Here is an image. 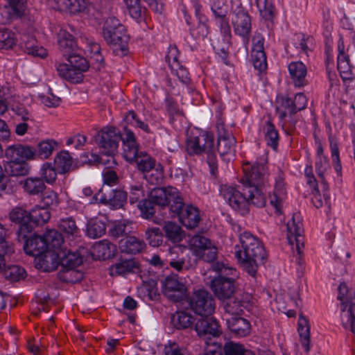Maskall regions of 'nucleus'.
I'll return each instance as SVG.
<instances>
[{
    "label": "nucleus",
    "instance_id": "f257e3e1",
    "mask_svg": "<svg viewBox=\"0 0 355 355\" xmlns=\"http://www.w3.org/2000/svg\"><path fill=\"white\" fill-rule=\"evenodd\" d=\"M153 199L159 204L168 202V216L178 218L179 221L187 228L197 227L200 220L199 210L192 205L184 202L180 192L173 187H168V190L158 189L153 193Z\"/></svg>",
    "mask_w": 355,
    "mask_h": 355
},
{
    "label": "nucleus",
    "instance_id": "f03ea898",
    "mask_svg": "<svg viewBox=\"0 0 355 355\" xmlns=\"http://www.w3.org/2000/svg\"><path fill=\"white\" fill-rule=\"evenodd\" d=\"M240 245L235 246V257L244 270L252 277H256L258 266L263 263L267 254L263 243L249 232L239 236Z\"/></svg>",
    "mask_w": 355,
    "mask_h": 355
},
{
    "label": "nucleus",
    "instance_id": "7ed1b4c3",
    "mask_svg": "<svg viewBox=\"0 0 355 355\" xmlns=\"http://www.w3.org/2000/svg\"><path fill=\"white\" fill-rule=\"evenodd\" d=\"M101 35L116 55L123 57L128 54L130 37L125 26L116 17H109L105 19Z\"/></svg>",
    "mask_w": 355,
    "mask_h": 355
},
{
    "label": "nucleus",
    "instance_id": "20e7f679",
    "mask_svg": "<svg viewBox=\"0 0 355 355\" xmlns=\"http://www.w3.org/2000/svg\"><path fill=\"white\" fill-rule=\"evenodd\" d=\"M187 150L189 155L207 154V162L211 175L216 176L218 171L216 155L214 150V139L212 134L203 132L198 136H190L187 140Z\"/></svg>",
    "mask_w": 355,
    "mask_h": 355
},
{
    "label": "nucleus",
    "instance_id": "39448f33",
    "mask_svg": "<svg viewBox=\"0 0 355 355\" xmlns=\"http://www.w3.org/2000/svg\"><path fill=\"white\" fill-rule=\"evenodd\" d=\"M123 154L126 160L136 163L144 175L156 164L155 160L146 153L139 151V144L132 131H128L123 139Z\"/></svg>",
    "mask_w": 355,
    "mask_h": 355
},
{
    "label": "nucleus",
    "instance_id": "423d86ee",
    "mask_svg": "<svg viewBox=\"0 0 355 355\" xmlns=\"http://www.w3.org/2000/svg\"><path fill=\"white\" fill-rule=\"evenodd\" d=\"M212 268L214 270L219 272L218 276L211 281V288L213 292L219 300L230 299L235 291L234 279L226 275L234 276L236 270L227 267L220 262L214 263Z\"/></svg>",
    "mask_w": 355,
    "mask_h": 355
},
{
    "label": "nucleus",
    "instance_id": "0eeeda50",
    "mask_svg": "<svg viewBox=\"0 0 355 355\" xmlns=\"http://www.w3.org/2000/svg\"><path fill=\"white\" fill-rule=\"evenodd\" d=\"M286 238L288 244L294 252L293 257L298 265L302 264V249L304 247V229L300 213H294L287 225Z\"/></svg>",
    "mask_w": 355,
    "mask_h": 355
},
{
    "label": "nucleus",
    "instance_id": "6e6552de",
    "mask_svg": "<svg viewBox=\"0 0 355 355\" xmlns=\"http://www.w3.org/2000/svg\"><path fill=\"white\" fill-rule=\"evenodd\" d=\"M226 313L231 315L227 318V327L234 336L245 337L250 333V323L243 318L237 317L242 314L243 311L240 302H229L224 306Z\"/></svg>",
    "mask_w": 355,
    "mask_h": 355
},
{
    "label": "nucleus",
    "instance_id": "1a4fd4ad",
    "mask_svg": "<svg viewBox=\"0 0 355 355\" xmlns=\"http://www.w3.org/2000/svg\"><path fill=\"white\" fill-rule=\"evenodd\" d=\"M128 131L132 130L127 127L124 128L123 135L114 127L105 128L99 131L95 137V141L101 148V153L115 155L119 141L121 140L123 143V139Z\"/></svg>",
    "mask_w": 355,
    "mask_h": 355
},
{
    "label": "nucleus",
    "instance_id": "9d476101",
    "mask_svg": "<svg viewBox=\"0 0 355 355\" xmlns=\"http://www.w3.org/2000/svg\"><path fill=\"white\" fill-rule=\"evenodd\" d=\"M187 303L191 311L200 316L211 315L215 310V302L211 294L205 289H198L187 296Z\"/></svg>",
    "mask_w": 355,
    "mask_h": 355
},
{
    "label": "nucleus",
    "instance_id": "9b49d317",
    "mask_svg": "<svg viewBox=\"0 0 355 355\" xmlns=\"http://www.w3.org/2000/svg\"><path fill=\"white\" fill-rule=\"evenodd\" d=\"M232 22L235 34L242 37L243 44L247 49L250 42L252 21L248 10L241 5H239L233 10Z\"/></svg>",
    "mask_w": 355,
    "mask_h": 355
},
{
    "label": "nucleus",
    "instance_id": "f8f14e48",
    "mask_svg": "<svg viewBox=\"0 0 355 355\" xmlns=\"http://www.w3.org/2000/svg\"><path fill=\"white\" fill-rule=\"evenodd\" d=\"M216 130L217 150L223 159L229 162L235 153L236 139L232 134L225 129L223 122L216 123Z\"/></svg>",
    "mask_w": 355,
    "mask_h": 355
},
{
    "label": "nucleus",
    "instance_id": "ddd939ff",
    "mask_svg": "<svg viewBox=\"0 0 355 355\" xmlns=\"http://www.w3.org/2000/svg\"><path fill=\"white\" fill-rule=\"evenodd\" d=\"M220 194L234 210L241 211V214L248 212L246 187L241 192L235 187L223 184L220 186Z\"/></svg>",
    "mask_w": 355,
    "mask_h": 355
},
{
    "label": "nucleus",
    "instance_id": "4468645a",
    "mask_svg": "<svg viewBox=\"0 0 355 355\" xmlns=\"http://www.w3.org/2000/svg\"><path fill=\"white\" fill-rule=\"evenodd\" d=\"M193 329L195 330L197 336L204 340L216 338L221 334L218 322L209 315L196 317Z\"/></svg>",
    "mask_w": 355,
    "mask_h": 355
},
{
    "label": "nucleus",
    "instance_id": "2eb2a0df",
    "mask_svg": "<svg viewBox=\"0 0 355 355\" xmlns=\"http://www.w3.org/2000/svg\"><path fill=\"white\" fill-rule=\"evenodd\" d=\"M9 218L12 223L19 225L16 232L17 240L24 239L28 234L33 232V224L30 223L29 213L21 207H15L9 213Z\"/></svg>",
    "mask_w": 355,
    "mask_h": 355
},
{
    "label": "nucleus",
    "instance_id": "dca6fc26",
    "mask_svg": "<svg viewBox=\"0 0 355 355\" xmlns=\"http://www.w3.org/2000/svg\"><path fill=\"white\" fill-rule=\"evenodd\" d=\"M96 196V198L99 196L101 203L110 205L112 208L117 209L122 208L126 203L128 194L123 189L103 187Z\"/></svg>",
    "mask_w": 355,
    "mask_h": 355
},
{
    "label": "nucleus",
    "instance_id": "f3484780",
    "mask_svg": "<svg viewBox=\"0 0 355 355\" xmlns=\"http://www.w3.org/2000/svg\"><path fill=\"white\" fill-rule=\"evenodd\" d=\"M162 284L164 295L173 302H181L186 295V286L174 276H168Z\"/></svg>",
    "mask_w": 355,
    "mask_h": 355
},
{
    "label": "nucleus",
    "instance_id": "a211bd4d",
    "mask_svg": "<svg viewBox=\"0 0 355 355\" xmlns=\"http://www.w3.org/2000/svg\"><path fill=\"white\" fill-rule=\"evenodd\" d=\"M264 37L261 33H255L252 37L251 57L254 69L262 72L267 68L266 55L264 51Z\"/></svg>",
    "mask_w": 355,
    "mask_h": 355
},
{
    "label": "nucleus",
    "instance_id": "6ab92c4d",
    "mask_svg": "<svg viewBox=\"0 0 355 355\" xmlns=\"http://www.w3.org/2000/svg\"><path fill=\"white\" fill-rule=\"evenodd\" d=\"M36 154V148L26 144H14L8 146L5 150L6 157L10 162H26L34 159Z\"/></svg>",
    "mask_w": 355,
    "mask_h": 355
},
{
    "label": "nucleus",
    "instance_id": "aec40b11",
    "mask_svg": "<svg viewBox=\"0 0 355 355\" xmlns=\"http://www.w3.org/2000/svg\"><path fill=\"white\" fill-rule=\"evenodd\" d=\"M266 163V158H261L260 162H256L252 165L250 171L245 172L246 187L264 185L268 177Z\"/></svg>",
    "mask_w": 355,
    "mask_h": 355
},
{
    "label": "nucleus",
    "instance_id": "412c9836",
    "mask_svg": "<svg viewBox=\"0 0 355 355\" xmlns=\"http://www.w3.org/2000/svg\"><path fill=\"white\" fill-rule=\"evenodd\" d=\"M18 241L24 243V252L32 257H40L46 250V244L42 236L28 234L26 238Z\"/></svg>",
    "mask_w": 355,
    "mask_h": 355
},
{
    "label": "nucleus",
    "instance_id": "4be33fe9",
    "mask_svg": "<svg viewBox=\"0 0 355 355\" xmlns=\"http://www.w3.org/2000/svg\"><path fill=\"white\" fill-rule=\"evenodd\" d=\"M158 189H162V190H168V187H157L153 189L150 193L149 195V199L148 200H143L142 201H140L138 204V207L139 208L141 211V216L144 218L146 219H150L153 217L155 209L154 207V205H157L161 210L164 211L163 214L166 215L168 214V202H166L163 205L157 203L153 197V193L154 191H157Z\"/></svg>",
    "mask_w": 355,
    "mask_h": 355
},
{
    "label": "nucleus",
    "instance_id": "5701e85b",
    "mask_svg": "<svg viewBox=\"0 0 355 355\" xmlns=\"http://www.w3.org/2000/svg\"><path fill=\"white\" fill-rule=\"evenodd\" d=\"M292 83L297 87H302L308 84L306 79L307 68L301 61L291 62L288 66Z\"/></svg>",
    "mask_w": 355,
    "mask_h": 355
},
{
    "label": "nucleus",
    "instance_id": "b1692460",
    "mask_svg": "<svg viewBox=\"0 0 355 355\" xmlns=\"http://www.w3.org/2000/svg\"><path fill=\"white\" fill-rule=\"evenodd\" d=\"M60 251L46 250L40 256L37 263L39 268L44 272H50L56 270L60 265Z\"/></svg>",
    "mask_w": 355,
    "mask_h": 355
},
{
    "label": "nucleus",
    "instance_id": "393cba45",
    "mask_svg": "<svg viewBox=\"0 0 355 355\" xmlns=\"http://www.w3.org/2000/svg\"><path fill=\"white\" fill-rule=\"evenodd\" d=\"M119 246L123 253L136 254L145 248L146 243L135 236H126L120 240Z\"/></svg>",
    "mask_w": 355,
    "mask_h": 355
},
{
    "label": "nucleus",
    "instance_id": "a878e982",
    "mask_svg": "<svg viewBox=\"0 0 355 355\" xmlns=\"http://www.w3.org/2000/svg\"><path fill=\"white\" fill-rule=\"evenodd\" d=\"M55 67L58 75L62 78L73 83H79L83 81V73L85 71L75 69L65 63L56 64Z\"/></svg>",
    "mask_w": 355,
    "mask_h": 355
},
{
    "label": "nucleus",
    "instance_id": "bb28decb",
    "mask_svg": "<svg viewBox=\"0 0 355 355\" xmlns=\"http://www.w3.org/2000/svg\"><path fill=\"white\" fill-rule=\"evenodd\" d=\"M139 270V263L134 259H120L110 268L111 275H125L136 272Z\"/></svg>",
    "mask_w": 355,
    "mask_h": 355
},
{
    "label": "nucleus",
    "instance_id": "cd10ccee",
    "mask_svg": "<svg viewBox=\"0 0 355 355\" xmlns=\"http://www.w3.org/2000/svg\"><path fill=\"white\" fill-rule=\"evenodd\" d=\"M46 244V250L61 251L64 242V236L58 230H48L42 236Z\"/></svg>",
    "mask_w": 355,
    "mask_h": 355
},
{
    "label": "nucleus",
    "instance_id": "c85d7f7f",
    "mask_svg": "<svg viewBox=\"0 0 355 355\" xmlns=\"http://www.w3.org/2000/svg\"><path fill=\"white\" fill-rule=\"evenodd\" d=\"M196 317L186 311H178L172 315L171 322L177 329L182 330L190 328L193 329L194 320Z\"/></svg>",
    "mask_w": 355,
    "mask_h": 355
},
{
    "label": "nucleus",
    "instance_id": "c756f323",
    "mask_svg": "<svg viewBox=\"0 0 355 355\" xmlns=\"http://www.w3.org/2000/svg\"><path fill=\"white\" fill-rule=\"evenodd\" d=\"M60 265L67 270H72L79 266L83 261V257L77 252H66V250L60 251Z\"/></svg>",
    "mask_w": 355,
    "mask_h": 355
},
{
    "label": "nucleus",
    "instance_id": "7c9ffc66",
    "mask_svg": "<svg viewBox=\"0 0 355 355\" xmlns=\"http://www.w3.org/2000/svg\"><path fill=\"white\" fill-rule=\"evenodd\" d=\"M58 42L60 49L64 54L73 53L78 46L77 42L71 34L66 31L60 30L58 36Z\"/></svg>",
    "mask_w": 355,
    "mask_h": 355
},
{
    "label": "nucleus",
    "instance_id": "2f4dec72",
    "mask_svg": "<svg viewBox=\"0 0 355 355\" xmlns=\"http://www.w3.org/2000/svg\"><path fill=\"white\" fill-rule=\"evenodd\" d=\"M276 110L280 121H284L288 115L295 114L293 100L288 96H282L277 98Z\"/></svg>",
    "mask_w": 355,
    "mask_h": 355
},
{
    "label": "nucleus",
    "instance_id": "473e14b6",
    "mask_svg": "<svg viewBox=\"0 0 355 355\" xmlns=\"http://www.w3.org/2000/svg\"><path fill=\"white\" fill-rule=\"evenodd\" d=\"M261 187H246V200H248V207L253 205L257 207L265 206L266 200L264 193L261 188Z\"/></svg>",
    "mask_w": 355,
    "mask_h": 355
},
{
    "label": "nucleus",
    "instance_id": "72a5a7b5",
    "mask_svg": "<svg viewBox=\"0 0 355 355\" xmlns=\"http://www.w3.org/2000/svg\"><path fill=\"white\" fill-rule=\"evenodd\" d=\"M265 140L268 146L277 150L279 144V133L275 125L270 120H268L262 125Z\"/></svg>",
    "mask_w": 355,
    "mask_h": 355
},
{
    "label": "nucleus",
    "instance_id": "f704fd0d",
    "mask_svg": "<svg viewBox=\"0 0 355 355\" xmlns=\"http://www.w3.org/2000/svg\"><path fill=\"white\" fill-rule=\"evenodd\" d=\"M58 231L64 237H77L80 234V230L76 225L75 220L72 217L61 218L58 223Z\"/></svg>",
    "mask_w": 355,
    "mask_h": 355
},
{
    "label": "nucleus",
    "instance_id": "c9c22d12",
    "mask_svg": "<svg viewBox=\"0 0 355 355\" xmlns=\"http://www.w3.org/2000/svg\"><path fill=\"white\" fill-rule=\"evenodd\" d=\"M21 45L23 51L28 55L41 58L47 55L46 50L44 47L37 45L33 37H28V40L22 42Z\"/></svg>",
    "mask_w": 355,
    "mask_h": 355
},
{
    "label": "nucleus",
    "instance_id": "e433bc0d",
    "mask_svg": "<svg viewBox=\"0 0 355 355\" xmlns=\"http://www.w3.org/2000/svg\"><path fill=\"white\" fill-rule=\"evenodd\" d=\"M28 213L30 223L33 224V230L35 225H42L47 223L51 218L50 211L44 207H35Z\"/></svg>",
    "mask_w": 355,
    "mask_h": 355
},
{
    "label": "nucleus",
    "instance_id": "4c0bfd02",
    "mask_svg": "<svg viewBox=\"0 0 355 355\" xmlns=\"http://www.w3.org/2000/svg\"><path fill=\"white\" fill-rule=\"evenodd\" d=\"M297 331L304 351L309 352L310 350V327L308 320L302 315L300 316Z\"/></svg>",
    "mask_w": 355,
    "mask_h": 355
},
{
    "label": "nucleus",
    "instance_id": "58836bf2",
    "mask_svg": "<svg viewBox=\"0 0 355 355\" xmlns=\"http://www.w3.org/2000/svg\"><path fill=\"white\" fill-rule=\"evenodd\" d=\"M106 232V225L97 218L90 219L87 223L86 234L91 239L101 237Z\"/></svg>",
    "mask_w": 355,
    "mask_h": 355
},
{
    "label": "nucleus",
    "instance_id": "ea45409f",
    "mask_svg": "<svg viewBox=\"0 0 355 355\" xmlns=\"http://www.w3.org/2000/svg\"><path fill=\"white\" fill-rule=\"evenodd\" d=\"M24 191L30 195H39L46 189L45 184L40 178H27L24 183Z\"/></svg>",
    "mask_w": 355,
    "mask_h": 355
},
{
    "label": "nucleus",
    "instance_id": "a19ab883",
    "mask_svg": "<svg viewBox=\"0 0 355 355\" xmlns=\"http://www.w3.org/2000/svg\"><path fill=\"white\" fill-rule=\"evenodd\" d=\"M164 230L166 237L173 243H179L184 237L181 227L175 223L171 221L166 222L164 226Z\"/></svg>",
    "mask_w": 355,
    "mask_h": 355
},
{
    "label": "nucleus",
    "instance_id": "79ce46f5",
    "mask_svg": "<svg viewBox=\"0 0 355 355\" xmlns=\"http://www.w3.org/2000/svg\"><path fill=\"white\" fill-rule=\"evenodd\" d=\"M53 164L60 173H65L72 166V158L67 151H61L55 156Z\"/></svg>",
    "mask_w": 355,
    "mask_h": 355
},
{
    "label": "nucleus",
    "instance_id": "37998d69",
    "mask_svg": "<svg viewBox=\"0 0 355 355\" xmlns=\"http://www.w3.org/2000/svg\"><path fill=\"white\" fill-rule=\"evenodd\" d=\"M115 155H107L101 153L99 156L96 154H90L91 159L83 160V162L87 163L89 164L100 163L105 166L107 168H111L114 167L117 163L114 159Z\"/></svg>",
    "mask_w": 355,
    "mask_h": 355
},
{
    "label": "nucleus",
    "instance_id": "c03bdc74",
    "mask_svg": "<svg viewBox=\"0 0 355 355\" xmlns=\"http://www.w3.org/2000/svg\"><path fill=\"white\" fill-rule=\"evenodd\" d=\"M58 146V143L53 139H46L37 144L36 157L46 159Z\"/></svg>",
    "mask_w": 355,
    "mask_h": 355
},
{
    "label": "nucleus",
    "instance_id": "a18cd8bd",
    "mask_svg": "<svg viewBox=\"0 0 355 355\" xmlns=\"http://www.w3.org/2000/svg\"><path fill=\"white\" fill-rule=\"evenodd\" d=\"M284 192V181L283 178L279 175V178L276 180L275 186V192L272 196H270V203L275 207L277 214H281V204L282 200L279 197V195Z\"/></svg>",
    "mask_w": 355,
    "mask_h": 355
},
{
    "label": "nucleus",
    "instance_id": "49530a36",
    "mask_svg": "<svg viewBox=\"0 0 355 355\" xmlns=\"http://www.w3.org/2000/svg\"><path fill=\"white\" fill-rule=\"evenodd\" d=\"M3 275L5 279L11 282H17L24 279L26 276V271L24 268L19 266H10L5 269H2Z\"/></svg>",
    "mask_w": 355,
    "mask_h": 355
},
{
    "label": "nucleus",
    "instance_id": "de8ad7c7",
    "mask_svg": "<svg viewBox=\"0 0 355 355\" xmlns=\"http://www.w3.org/2000/svg\"><path fill=\"white\" fill-rule=\"evenodd\" d=\"M57 168L54 164L50 162H45L42 164L40 174L41 179L48 184H53L57 178Z\"/></svg>",
    "mask_w": 355,
    "mask_h": 355
},
{
    "label": "nucleus",
    "instance_id": "09e8293b",
    "mask_svg": "<svg viewBox=\"0 0 355 355\" xmlns=\"http://www.w3.org/2000/svg\"><path fill=\"white\" fill-rule=\"evenodd\" d=\"M145 236L148 244L152 247H159L163 243V234L159 227L147 228Z\"/></svg>",
    "mask_w": 355,
    "mask_h": 355
},
{
    "label": "nucleus",
    "instance_id": "8fccbe9b",
    "mask_svg": "<svg viewBox=\"0 0 355 355\" xmlns=\"http://www.w3.org/2000/svg\"><path fill=\"white\" fill-rule=\"evenodd\" d=\"M257 6L261 17L266 21H272L274 17V7L269 0H256Z\"/></svg>",
    "mask_w": 355,
    "mask_h": 355
},
{
    "label": "nucleus",
    "instance_id": "3c124183",
    "mask_svg": "<svg viewBox=\"0 0 355 355\" xmlns=\"http://www.w3.org/2000/svg\"><path fill=\"white\" fill-rule=\"evenodd\" d=\"M64 56L67 57L69 66L80 71H87L88 70L89 64L87 60L83 56L76 53H69L68 55L64 54Z\"/></svg>",
    "mask_w": 355,
    "mask_h": 355
},
{
    "label": "nucleus",
    "instance_id": "603ef678",
    "mask_svg": "<svg viewBox=\"0 0 355 355\" xmlns=\"http://www.w3.org/2000/svg\"><path fill=\"white\" fill-rule=\"evenodd\" d=\"M327 166V160L326 157H320V158H318V159L315 162V169H316L317 174H318L319 178L321 180V182L323 185V190L324 191V197L326 200L329 198V195L326 193V191H328V185H327V183L324 178V172L326 170Z\"/></svg>",
    "mask_w": 355,
    "mask_h": 355
},
{
    "label": "nucleus",
    "instance_id": "864d4df0",
    "mask_svg": "<svg viewBox=\"0 0 355 355\" xmlns=\"http://www.w3.org/2000/svg\"><path fill=\"white\" fill-rule=\"evenodd\" d=\"M30 166L26 162H10L8 172L11 176H24L29 173Z\"/></svg>",
    "mask_w": 355,
    "mask_h": 355
},
{
    "label": "nucleus",
    "instance_id": "5fc2aeb1",
    "mask_svg": "<svg viewBox=\"0 0 355 355\" xmlns=\"http://www.w3.org/2000/svg\"><path fill=\"white\" fill-rule=\"evenodd\" d=\"M124 121L127 124L131 125L135 128L141 129L146 133L150 132V129L147 123L142 121L137 114L132 110L127 112L124 117Z\"/></svg>",
    "mask_w": 355,
    "mask_h": 355
},
{
    "label": "nucleus",
    "instance_id": "6e6d98bb",
    "mask_svg": "<svg viewBox=\"0 0 355 355\" xmlns=\"http://www.w3.org/2000/svg\"><path fill=\"white\" fill-rule=\"evenodd\" d=\"M190 243L196 256L212 243L209 239L200 234L193 236Z\"/></svg>",
    "mask_w": 355,
    "mask_h": 355
},
{
    "label": "nucleus",
    "instance_id": "4d7b16f0",
    "mask_svg": "<svg viewBox=\"0 0 355 355\" xmlns=\"http://www.w3.org/2000/svg\"><path fill=\"white\" fill-rule=\"evenodd\" d=\"M10 14L12 17H22L26 9V0H8Z\"/></svg>",
    "mask_w": 355,
    "mask_h": 355
},
{
    "label": "nucleus",
    "instance_id": "13d9d810",
    "mask_svg": "<svg viewBox=\"0 0 355 355\" xmlns=\"http://www.w3.org/2000/svg\"><path fill=\"white\" fill-rule=\"evenodd\" d=\"M163 177V168L160 164H155L148 173L144 175V178L151 184H159Z\"/></svg>",
    "mask_w": 355,
    "mask_h": 355
},
{
    "label": "nucleus",
    "instance_id": "bf43d9fd",
    "mask_svg": "<svg viewBox=\"0 0 355 355\" xmlns=\"http://www.w3.org/2000/svg\"><path fill=\"white\" fill-rule=\"evenodd\" d=\"M15 43L14 33L6 28H0V49H8Z\"/></svg>",
    "mask_w": 355,
    "mask_h": 355
},
{
    "label": "nucleus",
    "instance_id": "052dcab7",
    "mask_svg": "<svg viewBox=\"0 0 355 355\" xmlns=\"http://www.w3.org/2000/svg\"><path fill=\"white\" fill-rule=\"evenodd\" d=\"M211 10L214 17H225L227 15V5L223 0H210Z\"/></svg>",
    "mask_w": 355,
    "mask_h": 355
},
{
    "label": "nucleus",
    "instance_id": "680f3d73",
    "mask_svg": "<svg viewBox=\"0 0 355 355\" xmlns=\"http://www.w3.org/2000/svg\"><path fill=\"white\" fill-rule=\"evenodd\" d=\"M204 355H223L222 346L216 341V338L205 340Z\"/></svg>",
    "mask_w": 355,
    "mask_h": 355
},
{
    "label": "nucleus",
    "instance_id": "e2e57ef3",
    "mask_svg": "<svg viewBox=\"0 0 355 355\" xmlns=\"http://www.w3.org/2000/svg\"><path fill=\"white\" fill-rule=\"evenodd\" d=\"M144 196V187L140 184L131 185L129 192V201L131 204L139 202L143 200Z\"/></svg>",
    "mask_w": 355,
    "mask_h": 355
},
{
    "label": "nucleus",
    "instance_id": "0e129e2a",
    "mask_svg": "<svg viewBox=\"0 0 355 355\" xmlns=\"http://www.w3.org/2000/svg\"><path fill=\"white\" fill-rule=\"evenodd\" d=\"M166 107L172 122L175 117L183 116L182 110H180L178 103L172 98H166Z\"/></svg>",
    "mask_w": 355,
    "mask_h": 355
},
{
    "label": "nucleus",
    "instance_id": "69168bd1",
    "mask_svg": "<svg viewBox=\"0 0 355 355\" xmlns=\"http://www.w3.org/2000/svg\"><path fill=\"white\" fill-rule=\"evenodd\" d=\"M110 234L115 238H119L130 232L128 226L125 222L119 221L114 223L112 227L109 231Z\"/></svg>",
    "mask_w": 355,
    "mask_h": 355
},
{
    "label": "nucleus",
    "instance_id": "338daca9",
    "mask_svg": "<svg viewBox=\"0 0 355 355\" xmlns=\"http://www.w3.org/2000/svg\"><path fill=\"white\" fill-rule=\"evenodd\" d=\"M216 24L219 26L221 34L223 35L224 40L228 41L231 38V28L229 24V19L226 17H218L215 19Z\"/></svg>",
    "mask_w": 355,
    "mask_h": 355
},
{
    "label": "nucleus",
    "instance_id": "774afa93",
    "mask_svg": "<svg viewBox=\"0 0 355 355\" xmlns=\"http://www.w3.org/2000/svg\"><path fill=\"white\" fill-rule=\"evenodd\" d=\"M224 353L225 355H245V349L242 345L230 342L224 346Z\"/></svg>",
    "mask_w": 355,
    "mask_h": 355
}]
</instances>
